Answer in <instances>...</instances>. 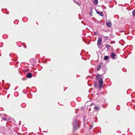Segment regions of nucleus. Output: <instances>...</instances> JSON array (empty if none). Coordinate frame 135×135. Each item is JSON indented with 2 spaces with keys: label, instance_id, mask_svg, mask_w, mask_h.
<instances>
[{
  "label": "nucleus",
  "instance_id": "1",
  "mask_svg": "<svg viewBox=\"0 0 135 135\" xmlns=\"http://www.w3.org/2000/svg\"><path fill=\"white\" fill-rule=\"evenodd\" d=\"M74 128V130L76 129L79 127V122L77 120H76L73 122Z\"/></svg>",
  "mask_w": 135,
  "mask_h": 135
},
{
  "label": "nucleus",
  "instance_id": "2",
  "mask_svg": "<svg viewBox=\"0 0 135 135\" xmlns=\"http://www.w3.org/2000/svg\"><path fill=\"white\" fill-rule=\"evenodd\" d=\"M102 41V38H99L98 39L97 45L99 48H100V47H99V45L100 46L101 45Z\"/></svg>",
  "mask_w": 135,
  "mask_h": 135
},
{
  "label": "nucleus",
  "instance_id": "3",
  "mask_svg": "<svg viewBox=\"0 0 135 135\" xmlns=\"http://www.w3.org/2000/svg\"><path fill=\"white\" fill-rule=\"evenodd\" d=\"M116 55L114 52H112L110 55L111 57L113 59H116Z\"/></svg>",
  "mask_w": 135,
  "mask_h": 135
},
{
  "label": "nucleus",
  "instance_id": "4",
  "mask_svg": "<svg viewBox=\"0 0 135 135\" xmlns=\"http://www.w3.org/2000/svg\"><path fill=\"white\" fill-rule=\"evenodd\" d=\"M112 23L110 21H108L106 23V26L108 27H110L112 26Z\"/></svg>",
  "mask_w": 135,
  "mask_h": 135
},
{
  "label": "nucleus",
  "instance_id": "5",
  "mask_svg": "<svg viewBox=\"0 0 135 135\" xmlns=\"http://www.w3.org/2000/svg\"><path fill=\"white\" fill-rule=\"evenodd\" d=\"M27 76L28 78H30L32 77V75L30 73H28L27 74Z\"/></svg>",
  "mask_w": 135,
  "mask_h": 135
},
{
  "label": "nucleus",
  "instance_id": "6",
  "mask_svg": "<svg viewBox=\"0 0 135 135\" xmlns=\"http://www.w3.org/2000/svg\"><path fill=\"white\" fill-rule=\"evenodd\" d=\"M97 13L101 16H103V14L102 12L97 11Z\"/></svg>",
  "mask_w": 135,
  "mask_h": 135
},
{
  "label": "nucleus",
  "instance_id": "7",
  "mask_svg": "<svg viewBox=\"0 0 135 135\" xmlns=\"http://www.w3.org/2000/svg\"><path fill=\"white\" fill-rule=\"evenodd\" d=\"M99 84H102L103 83V81L102 79H101L99 81Z\"/></svg>",
  "mask_w": 135,
  "mask_h": 135
},
{
  "label": "nucleus",
  "instance_id": "8",
  "mask_svg": "<svg viewBox=\"0 0 135 135\" xmlns=\"http://www.w3.org/2000/svg\"><path fill=\"white\" fill-rule=\"evenodd\" d=\"M98 0H94V4L97 5L98 4Z\"/></svg>",
  "mask_w": 135,
  "mask_h": 135
},
{
  "label": "nucleus",
  "instance_id": "9",
  "mask_svg": "<svg viewBox=\"0 0 135 135\" xmlns=\"http://www.w3.org/2000/svg\"><path fill=\"white\" fill-rule=\"evenodd\" d=\"M106 47L107 48V49L108 50H109L110 49V46L109 44L106 45H105Z\"/></svg>",
  "mask_w": 135,
  "mask_h": 135
},
{
  "label": "nucleus",
  "instance_id": "10",
  "mask_svg": "<svg viewBox=\"0 0 135 135\" xmlns=\"http://www.w3.org/2000/svg\"><path fill=\"white\" fill-rule=\"evenodd\" d=\"M109 57V56H105L104 57V59L105 60H107L108 59Z\"/></svg>",
  "mask_w": 135,
  "mask_h": 135
},
{
  "label": "nucleus",
  "instance_id": "11",
  "mask_svg": "<svg viewBox=\"0 0 135 135\" xmlns=\"http://www.w3.org/2000/svg\"><path fill=\"white\" fill-rule=\"evenodd\" d=\"M95 108V109L96 110H98L99 109V107L98 106H95V107H94Z\"/></svg>",
  "mask_w": 135,
  "mask_h": 135
},
{
  "label": "nucleus",
  "instance_id": "12",
  "mask_svg": "<svg viewBox=\"0 0 135 135\" xmlns=\"http://www.w3.org/2000/svg\"><path fill=\"white\" fill-rule=\"evenodd\" d=\"M101 66H100V65H98V66H97V69L98 70H100V68H101Z\"/></svg>",
  "mask_w": 135,
  "mask_h": 135
},
{
  "label": "nucleus",
  "instance_id": "13",
  "mask_svg": "<svg viewBox=\"0 0 135 135\" xmlns=\"http://www.w3.org/2000/svg\"><path fill=\"white\" fill-rule=\"evenodd\" d=\"M100 77V75L99 74H98L96 76V78L97 79H98Z\"/></svg>",
  "mask_w": 135,
  "mask_h": 135
},
{
  "label": "nucleus",
  "instance_id": "14",
  "mask_svg": "<svg viewBox=\"0 0 135 135\" xmlns=\"http://www.w3.org/2000/svg\"><path fill=\"white\" fill-rule=\"evenodd\" d=\"M132 14L133 16H134V15H135V9L134 10Z\"/></svg>",
  "mask_w": 135,
  "mask_h": 135
},
{
  "label": "nucleus",
  "instance_id": "15",
  "mask_svg": "<svg viewBox=\"0 0 135 135\" xmlns=\"http://www.w3.org/2000/svg\"><path fill=\"white\" fill-rule=\"evenodd\" d=\"M99 84V88H101L102 86V84Z\"/></svg>",
  "mask_w": 135,
  "mask_h": 135
},
{
  "label": "nucleus",
  "instance_id": "16",
  "mask_svg": "<svg viewBox=\"0 0 135 135\" xmlns=\"http://www.w3.org/2000/svg\"><path fill=\"white\" fill-rule=\"evenodd\" d=\"M2 119L5 121H6L7 120L6 119L3 117L2 118Z\"/></svg>",
  "mask_w": 135,
  "mask_h": 135
},
{
  "label": "nucleus",
  "instance_id": "17",
  "mask_svg": "<svg viewBox=\"0 0 135 135\" xmlns=\"http://www.w3.org/2000/svg\"><path fill=\"white\" fill-rule=\"evenodd\" d=\"M94 34L95 36H97L98 35L97 33L96 32H94Z\"/></svg>",
  "mask_w": 135,
  "mask_h": 135
},
{
  "label": "nucleus",
  "instance_id": "18",
  "mask_svg": "<svg viewBox=\"0 0 135 135\" xmlns=\"http://www.w3.org/2000/svg\"><path fill=\"white\" fill-rule=\"evenodd\" d=\"M84 109V108L83 107H82L81 108V109L82 110H83Z\"/></svg>",
  "mask_w": 135,
  "mask_h": 135
},
{
  "label": "nucleus",
  "instance_id": "19",
  "mask_svg": "<svg viewBox=\"0 0 135 135\" xmlns=\"http://www.w3.org/2000/svg\"><path fill=\"white\" fill-rule=\"evenodd\" d=\"M94 104L93 103H91V104H90V106H92V105H94Z\"/></svg>",
  "mask_w": 135,
  "mask_h": 135
}]
</instances>
